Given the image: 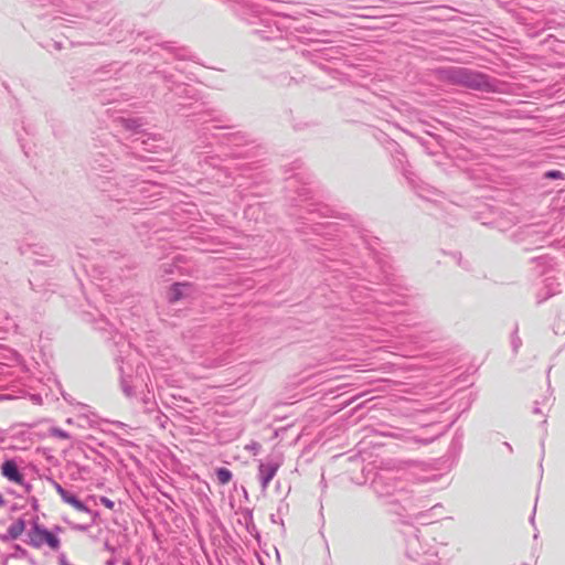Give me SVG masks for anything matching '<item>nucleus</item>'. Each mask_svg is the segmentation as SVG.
Returning a JSON list of instances; mask_svg holds the SVG:
<instances>
[{
	"mask_svg": "<svg viewBox=\"0 0 565 565\" xmlns=\"http://www.w3.org/2000/svg\"><path fill=\"white\" fill-rule=\"evenodd\" d=\"M296 182L290 177L288 188L297 193L290 200L292 205L300 207L298 217L307 221L317 235L337 242L329 244L332 248H322L327 252L322 256L330 263L326 265L330 270L340 271L347 277L359 275V270L366 265V256L381 266V242L377 237L370 235L352 217H348L349 224L321 222L322 218H335L333 210L327 204L312 201L310 188L306 184L296 186Z\"/></svg>",
	"mask_w": 565,
	"mask_h": 565,
	"instance_id": "obj_1",
	"label": "nucleus"
},
{
	"mask_svg": "<svg viewBox=\"0 0 565 565\" xmlns=\"http://www.w3.org/2000/svg\"><path fill=\"white\" fill-rule=\"evenodd\" d=\"M203 120V127L199 134L203 136L210 134L222 146L228 147L231 156L235 159H244L242 163H237L236 169L239 170L242 182L237 183V193L242 200L248 196H260V188L270 180L268 171L264 170L260 160L255 159V150L252 137L242 130H235V126L230 124V119L223 116L211 117Z\"/></svg>",
	"mask_w": 565,
	"mask_h": 565,
	"instance_id": "obj_2",
	"label": "nucleus"
},
{
	"mask_svg": "<svg viewBox=\"0 0 565 565\" xmlns=\"http://www.w3.org/2000/svg\"><path fill=\"white\" fill-rule=\"evenodd\" d=\"M137 39H143L145 41H151L154 44V47L149 46L147 52H150V58L152 61V68H148L147 65H139V73H154L158 75L164 83L168 85V90L173 93L174 96L179 99L184 100H198L200 98V93L196 88L191 85L184 83H178L174 79V75L171 72H168L164 68H161L158 60L160 57L159 50L167 52L169 55H173L174 58L184 60L185 55L181 54L177 51L173 42L163 41V38L160 33L154 31H143L138 33Z\"/></svg>",
	"mask_w": 565,
	"mask_h": 565,
	"instance_id": "obj_3",
	"label": "nucleus"
},
{
	"mask_svg": "<svg viewBox=\"0 0 565 565\" xmlns=\"http://www.w3.org/2000/svg\"><path fill=\"white\" fill-rule=\"evenodd\" d=\"M350 296L355 303H361L363 310L383 317L390 322L387 315L394 317L393 323L406 328L419 326L408 315L396 312L393 308L398 303L397 298H393L385 290H373L362 285L350 286Z\"/></svg>",
	"mask_w": 565,
	"mask_h": 565,
	"instance_id": "obj_4",
	"label": "nucleus"
},
{
	"mask_svg": "<svg viewBox=\"0 0 565 565\" xmlns=\"http://www.w3.org/2000/svg\"><path fill=\"white\" fill-rule=\"evenodd\" d=\"M159 186L157 182L139 180L131 174H114L108 178L106 188L96 189L115 202L136 205L142 204L143 199L158 195Z\"/></svg>",
	"mask_w": 565,
	"mask_h": 565,
	"instance_id": "obj_5",
	"label": "nucleus"
},
{
	"mask_svg": "<svg viewBox=\"0 0 565 565\" xmlns=\"http://www.w3.org/2000/svg\"><path fill=\"white\" fill-rule=\"evenodd\" d=\"M230 10L243 22L253 26L252 32L263 40L281 38L277 20L254 0H225Z\"/></svg>",
	"mask_w": 565,
	"mask_h": 565,
	"instance_id": "obj_6",
	"label": "nucleus"
},
{
	"mask_svg": "<svg viewBox=\"0 0 565 565\" xmlns=\"http://www.w3.org/2000/svg\"><path fill=\"white\" fill-rule=\"evenodd\" d=\"M371 487L377 498L384 500L391 513L402 515L406 508L404 502L409 500L406 491V482L397 476V471L382 470L377 472L371 482Z\"/></svg>",
	"mask_w": 565,
	"mask_h": 565,
	"instance_id": "obj_7",
	"label": "nucleus"
},
{
	"mask_svg": "<svg viewBox=\"0 0 565 565\" xmlns=\"http://www.w3.org/2000/svg\"><path fill=\"white\" fill-rule=\"evenodd\" d=\"M439 77L452 85L479 92H494L495 84L489 75L466 67L448 66L438 70Z\"/></svg>",
	"mask_w": 565,
	"mask_h": 565,
	"instance_id": "obj_8",
	"label": "nucleus"
},
{
	"mask_svg": "<svg viewBox=\"0 0 565 565\" xmlns=\"http://www.w3.org/2000/svg\"><path fill=\"white\" fill-rule=\"evenodd\" d=\"M405 541V565H437V553L427 543L420 540V530L412 524L405 523L402 529Z\"/></svg>",
	"mask_w": 565,
	"mask_h": 565,
	"instance_id": "obj_9",
	"label": "nucleus"
},
{
	"mask_svg": "<svg viewBox=\"0 0 565 565\" xmlns=\"http://www.w3.org/2000/svg\"><path fill=\"white\" fill-rule=\"evenodd\" d=\"M114 145L115 141L109 145V153L104 151H96L93 153L89 161L87 177L94 188H106L108 178L115 174L114 164L115 160L118 161V159L114 156ZM119 162L126 167H131V163H127L126 161L119 160Z\"/></svg>",
	"mask_w": 565,
	"mask_h": 565,
	"instance_id": "obj_10",
	"label": "nucleus"
},
{
	"mask_svg": "<svg viewBox=\"0 0 565 565\" xmlns=\"http://www.w3.org/2000/svg\"><path fill=\"white\" fill-rule=\"evenodd\" d=\"M143 134L140 137H134L128 142L115 141L113 147L114 156L118 160L131 163V168L136 167L135 161H149L150 159L145 153L156 152L157 139L156 138H143Z\"/></svg>",
	"mask_w": 565,
	"mask_h": 565,
	"instance_id": "obj_11",
	"label": "nucleus"
},
{
	"mask_svg": "<svg viewBox=\"0 0 565 565\" xmlns=\"http://www.w3.org/2000/svg\"><path fill=\"white\" fill-rule=\"evenodd\" d=\"M393 161V166L396 170L401 171L408 184L415 189H419V178L412 170V166L408 162L407 156L402 146L395 140H390L386 146Z\"/></svg>",
	"mask_w": 565,
	"mask_h": 565,
	"instance_id": "obj_12",
	"label": "nucleus"
},
{
	"mask_svg": "<svg viewBox=\"0 0 565 565\" xmlns=\"http://www.w3.org/2000/svg\"><path fill=\"white\" fill-rule=\"evenodd\" d=\"M42 6L47 3L57 8V12L71 17L82 18L87 11L86 0H39Z\"/></svg>",
	"mask_w": 565,
	"mask_h": 565,
	"instance_id": "obj_13",
	"label": "nucleus"
},
{
	"mask_svg": "<svg viewBox=\"0 0 565 565\" xmlns=\"http://www.w3.org/2000/svg\"><path fill=\"white\" fill-rule=\"evenodd\" d=\"M32 533L40 534V539L32 537L31 546L39 548L45 543L52 550H57L60 547V539L53 532L41 525L38 521V518H35L32 522Z\"/></svg>",
	"mask_w": 565,
	"mask_h": 565,
	"instance_id": "obj_14",
	"label": "nucleus"
},
{
	"mask_svg": "<svg viewBox=\"0 0 565 565\" xmlns=\"http://www.w3.org/2000/svg\"><path fill=\"white\" fill-rule=\"evenodd\" d=\"M52 483H53L56 492L61 495L62 500L65 503L71 504L73 508H75L76 510H78L81 512H86V513L90 514L93 516V520H95L99 515V513L97 511L90 510L86 505V503H84L82 500L78 499V497L76 494H74L73 492H70L68 490L63 488L58 482L52 480Z\"/></svg>",
	"mask_w": 565,
	"mask_h": 565,
	"instance_id": "obj_15",
	"label": "nucleus"
},
{
	"mask_svg": "<svg viewBox=\"0 0 565 565\" xmlns=\"http://www.w3.org/2000/svg\"><path fill=\"white\" fill-rule=\"evenodd\" d=\"M337 54H340V51L339 47L334 46H322L319 49H315L313 51H302V55L306 56L312 63H318V60H335L338 58Z\"/></svg>",
	"mask_w": 565,
	"mask_h": 565,
	"instance_id": "obj_16",
	"label": "nucleus"
},
{
	"mask_svg": "<svg viewBox=\"0 0 565 565\" xmlns=\"http://www.w3.org/2000/svg\"><path fill=\"white\" fill-rule=\"evenodd\" d=\"M1 475L9 481L15 482L18 484H24V477L20 471L15 460L13 459L4 460L1 466Z\"/></svg>",
	"mask_w": 565,
	"mask_h": 565,
	"instance_id": "obj_17",
	"label": "nucleus"
},
{
	"mask_svg": "<svg viewBox=\"0 0 565 565\" xmlns=\"http://www.w3.org/2000/svg\"><path fill=\"white\" fill-rule=\"evenodd\" d=\"M279 468V465L276 462H260L258 466V477L262 484L263 490H265L269 482L273 480L275 475L277 473V470Z\"/></svg>",
	"mask_w": 565,
	"mask_h": 565,
	"instance_id": "obj_18",
	"label": "nucleus"
},
{
	"mask_svg": "<svg viewBox=\"0 0 565 565\" xmlns=\"http://www.w3.org/2000/svg\"><path fill=\"white\" fill-rule=\"evenodd\" d=\"M122 71V66L118 62H113L96 70L94 75L97 81H106L118 78V74Z\"/></svg>",
	"mask_w": 565,
	"mask_h": 565,
	"instance_id": "obj_19",
	"label": "nucleus"
},
{
	"mask_svg": "<svg viewBox=\"0 0 565 565\" xmlns=\"http://www.w3.org/2000/svg\"><path fill=\"white\" fill-rule=\"evenodd\" d=\"M142 404L145 406V408H143L145 413H148V414H151V413H154V412L158 413L157 414V420L160 423V425L162 427H164V424H163L162 419L166 422L168 419V417L166 415H163L161 412L158 411V406H157V403L154 401L153 394H151L150 392L145 394L143 397H142Z\"/></svg>",
	"mask_w": 565,
	"mask_h": 565,
	"instance_id": "obj_20",
	"label": "nucleus"
},
{
	"mask_svg": "<svg viewBox=\"0 0 565 565\" xmlns=\"http://www.w3.org/2000/svg\"><path fill=\"white\" fill-rule=\"evenodd\" d=\"M531 263L536 266L535 275L537 276L546 274L547 270L553 267V258L546 254L532 257Z\"/></svg>",
	"mask_w": 565,
	"mask_h": 565,
	"instance_id": "obj_21",
	"label": "nucleus"
},
{
	"mask_svg": "<svg viewBox=\"0 0 565 565\" xmlns=\"http://www.w3.org/2000/svg\"><path fill=\"white\" fill-rule=\"evenodd\" d=\"M39 249L40 250L35 249L32 246H28L26 249L22 250V253L25 255L29 253L33 255H39V258L33 259L34 264L49 265L54 262V257L51 254L46 253L45 247L41 246L39 247Z\"/></svg>",
	"mask_w": 565,
	"mask_h": 565,
	"instance_id": "obj_22",
	"label": "nucleus"
},
{
	"mask_svg": "<svg viewBox=\"0 0 565 565\" xmlns=\"http://www.w3.org/2000/svg\"><path fill=\"white\" fill-rule=\"evenodd\" d=\"M119 124L125 130L131 131L134 136L142 134L141 127L143 122L141 118H119Z\"/></svg>",
	"mask_w": 565,
	"mask_h": 565,
	"instance_id": "obj_23",
	"label": "nucleus"
},
{
	"mask_svg": "<svg viewBox=\"0 0 565 565\" xmlns=\"http://www.w3.org/2000/svg\"><path fill=\"white\" fill-rule=\"evenodd\" d=\"M190 288L188 282H174L168 292L169 302H177L184 297V290Z\"/></svg>",
	"mask_w": 565,
	"mask_h": 565,
	"instance_id": "obj_24",
	"label": "nucleus"
},
{
	"mask_svg": "<svg viewBox=\"0 0 565 565\" xmlns=\"http://www.w3.org/2000/svg\"><path fill=\"white\" fill-rule=\"evenodd\" d=\"M424 335L419 337L416 333L409 334V338L414 343H416L419 348L425 347V342L433 341L438 335L434 329H426L425 327L422 330Z\"/></svg>",
	"mask_w": 565,
	"mask_h": 565,
	"instance_id": "obj_25",
	"label": "nucleus"
},
{
	"mask_svg": "<svg viewBox=\"0 0 565 565\" xmlns=\"http://www.w3.org/2000/svg\"><path fill=\"white\" fill-rule=\"evenodd\" d=\"M119 371H120V387H121L122 393L127 397H134L136 395V392H135L136 386L132 383L134 382L132 377L130 375L126 376L124 374L122 366H119Z\"/></svg>",
	"mask_w": 565,
	"mask_h": 565,
	"instance_id": "obj_26",
	"label": "nucleus"
},
{
	"mask_svg": "<svg viewBox=\"0 0 565 565\" xmlns=\"http://www.w3.org/2000/svg\"><path fill=\"white\" fill-rule=\"evenodd\" d=\"M461 449H462V433L456 431L455 436L452 437V439L450 441L448 454L451 457L457 458L459 456Z\"/></svg>",
	"mask_w": 565,
	"mask_h": 565,
	"instance_id": "obj_27",
	"label": "nucleus"
},
{
	"mask_svg": "<svg viewBox=\"0 0 565 565\" xmlns=\"http://www.w3.org/2000/svg\"><path fill=\"white\" fill-rule=\"evenodd\" d=\"M26 522L23 518H19L14 523H12L7 532L13 540H17L25 530Z\"/></svg>",
	"mask_w": 565,
	"mask_h": 565,
	"instance_id": "obj_28",
	"label": "nucleus"
},
{
	"mask_svg": "<svg viewBox=\"0 0 565 565\" xmlns=\"http://www.w3.org/2000/svg\"><path fill=\"white\" fill-rule=\"evenodd\" d=\"M380 281H384L387 286H390V290H392V294L395 295L396 297L404 296V288L393 284V279L387 274L383 273V277L381 279L379 278V280L375 284H380Z\"/></svg>",
	"mask_w": 565,
	"mask_h": 565,
	"instance_id": "obj_29",
	"label": "nucleus"
},
{
	"mask_svg": "<svg viewBox=\"0 0 565 565\" xmlns=\"http://www.w3.org/2000/svg\"><path fill=\"white\" fill-rule=\"evenodd\" d=\"M215 475L217 477L220 484L223 486L227 484L233 478L232 471L225 467L216 468Z\"/></svg>",
	"mask_w": 565,
	"mask_h": 565,
	"instance_id": "obj_30",
	"label": "nucleus"
},
{
	"mask_svg": "<svg viewBox=\"0 0 565 565\" xmlns=\"http://www.w3.org/2000/svg\"><path fill=\"white\" fill-rule=\"evenodd\" d=\"M262 213V206L260 204H256V205H253V204H249L245 210H244V215L245 217L247 218H254L255 221L258 220V216L260 215Z\"/></svg>",
	"mask_w": 565,
	"mask_h": 565,
	"instance_id": "obj_31",
	"label": "nucleus"
},
{
	"mask_svg": "<svg viewBox=\"0 0 565 565\" xmlns=\"http://www.w3.org/2000/svg\"><path fill=\"white\" fill-rule=\"evenodd\" d=\"M452 423H450L449 425L438 429L434 436H430V437H426V438H422V439H416L417 443H420L423 445H428L430 443H433L437 437L444 435L450 427H451Z\"/></svg>",
	"mask_w": 565,
	"mask_h": 565,
	"instance_id": "obj_32",
	"label": "nucleus"
},
{
	"mask_svg": "<svg viewBox=\"0 0 565 565\" xmlns=\"http://www.w3.org/2000/svg\"><path fill=\"white\" fill-rule=\"evenodd\" d=\"M49 433H50V436H52V437H56V438H61V439H70L71 438V435L66 430H64L60 427H51Z\"/></svg>",
	"mask_w": 565,
	"mask_h": 565,
	"instance_id": "obj_33",
	"label": "nucleus"
},
{
	"mask_svg": "<svg viewBox=\"0 0 565 565\" xmlns=\"http://www.w3.org/2000/svg\"><path fill=\"white\" fill-rule=\"evenodd\" d=\"M451 256L457 262V264L465 270H471V264L468 260H463L460 252H454L451 253Z\"/></svg>",
	"mask_w": 565,
	"mask_h": 565,
	"instance_id": "obj_34",
	"label": "nucleus"
},
{
	"mask_svg": "<svg viewBox=\"0 0 565 565\" xmlns=\"http://www.w3.org/2000/svg\"><path fill=\"white\" fill-rule=\"evenodd\" d=\"M14 552L10 554L12 558H26L29 557L28 551L19 544H14Z\"/></svg>",
	"mask_w": 565,
	"mask_h": 565,
	"instance_id": "obj_35",
	"label": "nucleus"
},
{
	"mask_svg": "<svg viewBox=\"0 0 565 565\" xmlns=\"http://www.w3.org/2000/svg\"><path fill=\"white\" fill-rule=\"evenodd\" d=\"M557 291L556 290H553L551 288V286H545V292L542 294V292H539L537 294V303H542L544 302L545 300H547L548 298H551L553 295H555Z\"/></svg>",
	"mask_w": 565,
	"mask_h": 565,
	"instance_id": "obj_36",
	"label": "nucleus"
},
{
	"mask_svg": "<svg viewBox=\"0 0 565 565\" xmlns=\"http://www.w3.org/2000/svg\"><path fill=\"white\" fill-rule=\"evenodd\" d=\"M564 178H565L564 173L559 170H548L543 174V179H546V180H558V179L563 180Z\"/></svg>",
	"mask_w": 565,
	"mask_h": 565,
	"instance_id": "obj_37",
	"label": "nucleus"
},
{
	"mask_svg": "<svg viewBox=\"0 0 565 565\" xmlns=\"http://www.w3.org/2000/svg\"><path fill=\"white\" fill-rule=\"evenodd\" d=\"M516 332H518V329L514 330V333L512 334V339H511V345H512V350L514 353H516L519 348L522 345V340L516 334Z\"/></svg>",
	"mask_w": 565,
	"mask_h": 565,
	"instance_id": "obj_38",
	"label": "nucleus"
},
{
	"mask_svg": "<svg viewBox=\"0 0 565 565\" xmlns=\"http://www.w3.org/2000/svg\"><path fill=\"white\" fill-rule=\"evenodd\" d=\"M100 502L109 510H113L115 507V502L107 497H102Z\"/></svg>",
	"mask_w": 565,
	"mask_h": 565,
	"instance_id": "obj_39",
	"label": "nucleus"
},
{
	"mask_svg": "<svg viewBox=\"0 0 565 565\" xmlns=\"http://www.w3.org/2000/svg\"><path fill=\"white\" fill-rule=\"evenodd\" d=\"M90 525L89 524H71V527L73 530L79 531V532H86Z\"/></svg>",
	"mask_w": 565,
	"mask_h": 565,
	"instance_id": "obj_40",
	"label": "nucleus"
},
{
	"mask_svg": "<svg viewBox=\"0 0 565 565\" xmlns=\"http://www.w3.org/2000/svg\"><path fill=\"white\" fill-rule=\"evenodd\" d=\"M534 234H537L534 226L533 225H530V226H526L525 230H524V235H526L527 237L534 235Z\"/></svg>",
	"mask_w": 565,
	"mask_h": 565,
	"instance_id": "obj_41",
	"label": "nucleus"
},
{
	"mask_svg": "<svg viewBox=\"0 0 565 565\" xmlns=\"http://www.w3.org/2000/svg\"><path fill=\"white\" fill-rule=\"evenodd\" d=\"M544 455H545V443H544V440H542L541 441V461H540V469L541 470H543L542 461H543Z\"/></svg>",
	"mask_w": 565,
	"mask_h": 565,
	"instance_id": "obj_42",
	"label": "nucleus"
},
{
	"mask_svg": "<svg viewBox=\"0 0 565 565\" xmlns=\"http://www.w3.org/2000/svg\"><path fill=\"white\" fill-rule=\"evenodd\" d=\"M58 564H60V565H72V564L67 561V558H66L65 554H63V553L58 555Z\"/></svg>",
	"mask_w": 565,
	"mask_h": 565,
	"instance_id": "obj_43",
	"label": "nucleus"
},
{
	"mask_svg": "<svg viewBox=\"0 0 565 565\" xmlns=\"http://www.w3.org/2000/svg\"><path fill=\"white\" fill-rule=\"evenodd\" d=\"M28 536H29V540L26 541V543H28L29 545H31L32 537H33V539H40V534H33V533H32V527L29 530V532H28Z\"/></svg>",
	"mask_w": 565,
	"mask_h": 565,
	"instance_id": "obj_44",
	"label": "nucleus"
},
{
	"mask_svg": "<svg viewBox=\"0 0 565 565\" xmlns=\"http://www.w3.org/2000/svg\"><path fill=\"white\" fill-rule=\"evenodd\" d=\"M54 21L56 22V25H62V21L72 22V20H68L62 15L54 17Z\"/></svg>",
	"mask_w": 565,
	"mask_h": 565,
	"instance_id": "obj_45",
	"label": "nucleus"
},
{
	"mask_svg": "<svg viewBox=\"0 0 565 565\" xmlns=\"http://www.w3.org/2000/svg\"><path fill=\"white\" fill-rule=\"evenodd\" d=\"M104 548H105L106 551H108V552L113 553V554H114V553L116 552V550H117L115 546L110 545L108 541H106V542L104 543Z\"/></svg>",
	"mask_w": 565,
	"mask_h": 565,
	"instance_id": "obj_46",
	"label": "nucleus"
},
{
	"mask_svg": "<svg viewBox=\"0 0 565 565\" xmlns=\"http://www.w3.org/2000/svg\"><path fill=\"white\" fill-rule=\"evenodd\" d=\"M0 541L2 542H9V541H13V537L9 535L8 532L3 533V534H0Z\"/></svg>",
	"mask_w": 565,
	"mask_h": 565,
	"instance_id": "obj_47",
	"label": "nucleus"
},
{
	"mask_svg": "<svg viewBox=\"0 0 565 565\" xmlns=\"http://www.w3.org/2000/svg\"><path fill=\"white\" fill-rule=\"evenodd\" d=\"M533 413H534V414H542V409L540 408V406H539V403H537V402H535V405H534V407H533Z\"/></svg>",
	"mask_w": 565,
	"mask_h": 565,
	"instance_id": "obj_48",
	"label": "nucleus"
},
{
	"mask_svg": "<svg viewBox=\"0 0 565 565\" xmlns=\"http://www.w3.org/2000/svg\"><path fill=\"white\" fill-rule=\"evenodd\" d=\"M116 564H117L116 557H110L109 559L106 561V565H116Z\"/></svg>",
	"mask_w": 565,
	"mask_h": 565,
	"instance_id": "obj_49",
	"label": "nucleus"
},
{
	"mask_svg": "<svg viewBox=\"0 0 565 565\" xmlns=\"http://www.w3.org/2000/svg\"><path fill=\"white\" fill-rule=\"evenodd\" d=\"M248 448L257 451L259 448H260V445L258 443H253L250 446H248Z\"/></svg>",
	"mask_w": 565,
	"mask_h": 565,
	"instance_id": "obj_50",
	"label": "nucleus"
},
{
	"mask_svg": "<svg viewBox=\"0 0 565 565\" xmlns=\"http://www.w3.org/2000/svg\"><path fill=\"white\" fill-rule=\"evenodd\" d=\"M245 518L252 522V520H253V514H252V511H250V510H246V511H245Z\"/></svg>",
	"mask_w": 565,
	"mask_h": 565,
	"instance_id": "obj_51",
	"label": "nucleus"
},
{
	"mask_svg": "<svg viewBox=\"0 0 565 565\" xmlns=\"http://www.w3.org/2000/svg\"><path fill=\"white\" fill-rule=\"evenodd\" d=\"M214 160H215V158H213V157H206L205 158L206 163H209L211 166H214Z\"/></svg>",
	"mask_w": 565,
	"mask_h": 565,
	"instance_id": "obj_52",
	"label": "nucleus"
},
{
	"mask_svg": "<svg viewBox=\"0 0 565 565\" xmlns=\"http://www.w3.org/2000/svg\"><path fill=\"white\" fill-rule=\"evenodd\" d=\"M545 241V236H540L537 235V237L535 238V243H543Z\"/></svg>",
	"mask_w": 565,
	"mask_h": 565,
	"instance_id": "obj_53",
	"label": "nucleus"
},
{
	"mask_svg": "<svg viewBox=\"0 0 565 565\" xmlns=\"http://www.w3.org/2000/svg\"><path fill=\"white\" fill-rule=\"evenodd\" d=\"M22 486L25 488V491H26L28 493H29V492H31V490H32V486H31L30 483H25V482H24V484H22Z\"/></svg>",
	"mask_w": 565,
	"mask_h": 565,
	"instance_id": "obj_54",
	"label": "nucleus"
},
{
	"mask_svg": "<svg viewBox=\"0 0 565 565\" xmlns=\"http://www.w3.org/2000/svg\"><path fill=\"white\" fill-rule=\"evenodd\" d=\"M9 558H12L10 555H6L2 561V565H8Z\"/></svg>",
	"mask_w": 565,
	"mask_h": 565,
	"instance_id": "obj_55",
	"label": "nucleus"
},
{
	"mask_svg": "<svg viewBox=\"0 0 565 565\" xmlns=\"http://www.w3.org/2000/svg\"><path fill=\"white\" fill-rule=\"evenodd\" d=\"M122 565H132L131 559L130 558H125L124 562H122Z\"/></svg>",
	"mask_w": 565,
	"mask_h": 565,
	"instance_id": "obj_56",
	"label": "nucleus"
},
{
	"mask_svg": "<svg viewBox=\"0 0 565 565\" xmlns=\"http://www.w3.org/2000/svg\"><path fill=\"white\" fill-rule=\"evenodd\" d=\"M53 45H54V47H55L56 50H61V49H62V43H61V42H54V44H53Z\"/></svg>",
	"mask_w": 565,
	"mask_h": 565,
	"instance_id": "obj_57",
	"label": "nucleus"
},
{
	"mask_svg": "<svg viewBox=\"0 0 565 565\" xmlns=\"http://www.w3.org/2000/svg\"><path fill=\"white\" fill-rule=\"evenodd\" d=\"M503 445L507 447V449H508L510 452H512V451H513V448H512V446H511L509 443H507V441H505Z\"/></svg>",
	"mask_w": 565,
	"mask_h": 565,
	"instance_id": "obj_58",
	"label": "nucleus"
},
{
	"mask_svg": "<svg viewBox=\"0 0 565 565\" xmlns=\"http://www.w3.org/2000/svg\"><path fill=\"white\" fill-rule=\"evenodd\" d=\"M183 108H184V105H183V104H181V103H179V104L177 105V109H175V110H177V111H181Z\"/></svg>",
	"mask_w": 565,
	"mask_h": 565,
	"instance_id": "obj_59",
	"label": "nucleus"
},
{
	"mask_svg": "<svg viewBox=\"0 0 565 565\" xmlns=\"http://www.w3.org/2000/svg\"><path fill=\"white\" fill-rule=\"evenodd\" d=\"M6 504V500L3 499L2 494L0 493V508Z\"/></svg>",
	"mask_w": 565,
	"mask_h": 565,
	"instance_id": "obj_60",
	"label": "nucleus"
},
{
	"mask_svg": "<svg viewBox=\"0 0 565 565\" xmlns=\"http://www.w3.org/2000/svg\"><path fill=\"white\" fill-rule=\"evenodd\" d=\"M32 505H33V508H34V509H36V507H38V501H36V499H33Z\"/></svg>",
	"mask_w": 565,
	"mask_h": 565,
	"instance_id": "obj_61",
	"label": "nucleus"
},
{
	"mask_svg": "<svg viewBox=\"0 0 565 565\" xmlns=\"http://www.w3.org/2000/svg\"><path fill=\"white\" fill-rule=\"evenodd\" d=\"M29 562H30L31 565H35L36 564L35 561L32 557H29Z\"/></svg>",
	"mask_w": 565,
	"mask_h": 565,
	"instance_id": "obj_62",
	"label": "nucleus"
},
{
	"mask_svg": "<svg viewBox=\"0 0 565 565\" xmlns=\"http://www.w3.org/2000/svg\"><path fill=\"white\" fill-rule=\"evenodd\" d=\"M295 164H297V166L295 167V169H300V168H301V163H300V162H295Z\"/></svg>",
	"mask_w": 565,
	"mask_h": 565,
	"instance_id": "obj_63",
	"label": "nucleus"
},
{
	"mask_svg": "<svg viewBox=\"0 0 565 565\" xmlns=\"http://www.w3.org/2000/svg\"><path fill=\"white\" fill-rule=\"evenodd\" d=\"M270 519H271L273 522H276V518H275L274 514L270 515Z\"/></svg>",
	"mask_w": 565,
	"mask_h": 565,
	"instance_id": "obj_64",
	"label": "nucleus"
}]
</instances>
